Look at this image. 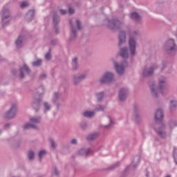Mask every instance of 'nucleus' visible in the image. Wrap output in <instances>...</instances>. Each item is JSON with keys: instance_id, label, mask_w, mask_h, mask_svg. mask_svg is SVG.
<instances>
[{"instance_id": "b1692460", "label": "nucleus", "mask_w": 177, "mask_h": 177, "mask_svg": "<svg viewBox=\"0 0 177 177\" xmlns=\"http://www.w3.org/2000/svg\"><path fill=\"white\" fill-rule=\"evenodd\" d=\"M139 162H140V156L138 155L134 158L131 165H130V169H135V168L138 167V164H139Z\"/></svg>"}, {"instance_id": "bf43d9fd", "label": "nucleus", "mask_w": 177, "mask_h": 177, "mask_svg": "<svg viewBox=\"0 0 177 177\" xmlns=\"http://www.w3.org/2000/svg\"><path fill=\"white\" fill-rule=\"evenodd\" d=\"M12 74H13V75H17L16 70H12Z\"/></svg>"}, {"instance_id": "bb28decb", "label": "nucleus", "mask_w": 177, "mask_h": 177, "mask_svg": "<svg viewBox=\"0 0 177 177\" xmlns=\"http://www.w3.org/2000/svg\"><path fill=\"white\" fill-rule=\"evenodd\" d=\"M105 96L106 93H104V91H101L95 93V98L98 103L102 102Z\"/></svg>"}, {"instance_id": "5701e85b", "label": "nucleus", "mask_w": 177, "mask_h": 177, "mask_svg": "<svg viewBox=\"0 0 177 177\" xmlns=\"http://www.w3.org/2000/svg\"><path fill=\"white\" fill-rule=\"evenodd\" d=\"M120 56L123 59H128L129 55L128 54V47L124 46L120 48L119 52Z\"/></svg>"}, {"instance_id": "680f3d73", "label": "nucleus", "mask_w": 177, "mask_h": 177, "mask_svg": "<svg viewBox=\"0 0 177 177\" xmlns=\"http://www.w3.org/2000/svg\"><path fill=\"white\" fill-rule=\"evenodd\" d=\"M172 73V69H170V71H169V73Z\"/></svg>"}, {"instance_id": "58836bf2", "label": "nucleus", "mask_w": 177, "mask_h": 177, "mask_svg": "<svg viewBox=\"0 0 177 177\" xmlns=\"http://www.w3.org/2000/svg\"><path fill=\"white\" fill-rule=\"evenodd\" d=\"M104 109H106V106L98 104L95 107L94 111H104Z\"/></svg>"}, {"instance_id": "c9c22d12", "label": "nucleus", "mask_w": 177, "mask_h": 177, "mask_svg": "<svg viewBox=\"0 0 177 177\" xmlns=\"http://www.w3.org/2000/svg\"><path fill=\"white\" fill-rule=\"evenodd\" d=\"M107 118H108V120L109 121V124L104 126V128H105V129H110L113 124H114V122H113V120L111 119V116L108 115Z\"/></svg>"}, {"instance_id": "052dcab7", "label": "nucleus", "mask_w": 177, "mask_h": 177, "mask_svg": "<svg viewBox=\"0 0 177 177\" xmlns=\"http://www.w3.org/2000/svg\"><path fill=\"white\" fill-rule=\"evenodd\" d=\"M4 59L2 58V56L0 55V62H3Z\"/></svg>"}, {"instance_id": "20e7f679", "label": "nucleus", "mask_w": 177, "mask_h": 177, "mask_svg": "<svg viewBox=\"0 0 177 177\" xmlns=\"http://www.w3.org/2000/svg\"><path fill=\"white\" fill-rule=\"evenodd\" d=\"M106 27L109 30H120L122 27L124 26V21L118 19V18H113L112 19H106L104 20Z\"/></svg>"}, {"instance_id": "09e8293b", "label": "nucleus", "mask_w": 177, "mask_h": 177, "mask_svg": "<svg viewBox=\"0 0 177 177\" xmlns=\"http://www.w3.org/2000/svg\"><path fill=\"white\" fill-rule=\"evenodd\" d=\"M45 57L47 60H50V59H52V55H50V53H48L46 55Z\"/></svg>"}, {"instance_id": "f704fd0d", "label": "nucleus", "mask_w": 177, "mask_h": 177, "mask_svg": "<svg viewBox=\"0 0 177 177\" xmlns=\"http://www.w3.org/2000/svg\"><path fill=\"white\" fill-rule=\"evenodd\" d=\"M33 67H41L42 66V59H38L37 61L32 62Z\"/></svg>"}, {"instance_id": "4d7b16f0", "label": "nucleus", "mask_w": 177, "mask_h": 177, "mask_svg": "<svg viewBox=\"0 0 177 177\" xmlns=\"http://www.w3.org/2000/svg\"><path fill=\"white\" fill-rule=\"evenodd\" d=\"M55 174L56 176L59 175V170H57V169H55Z\"/></svg>"}, {"instance_id": "a19ab883", "label": "nucleus", "mask_w": 177, "mask_h": 177, "mask_svg": "<svg viewBox=\"0 0 177 177\" xmlns=\"http://www.w3.org/2000/svg\"><path fill=\"white\" fill-rule=\"evenodd\" d=\"M50 144L52 149H53V150H55V149H57V144L56 143V141H55V140L50 139Z\"/></svg>"}, {"instance_id": "de8ad7c7", "label": "nucleus", "mask_w": 177, "mask_h": 177, "mask_svg": "<svg viewBox=\"0 0 177 177\" xmlns=\"http://www.w3.org/2000/svg\"><path fill=\"white\" fill-rule=\"evenodd\" d=\"M46 77H47L46 73H42L39 76V80H46Z\"/></svg>"}, {"instance_id": "f257e3e1", "label": "nucleus", "mask_w": 177, "mask_h": 177, "mask_svg": "<svg viewBox=\"0 0 177 177\" xmlns=\"http://www.w3.org/2000/svg\"><path fill=\"white\" fill-rule=\"evenodd\" d=\"M158 86L154 82L149 83L151 95L156 98L158 97L160 91L163 96L169 93V86H168V84L167 83V77L160 76L158 79Z\"/></svg>"}, {"instance_id": "9d476101", "label": "nucleus", "mask_w": 177, "mask_h": 177, "mask_svg": "<svg viewBox=\"0 0 177 177\" xmlns=\"http://www.w3.org/2000/svg\"><path fill=\"white\" fill-rule=\"evenodd\" d=\"M88 78V75L86 73L77 75L74 74L72 76V82L75 86H77L82 82V81H84V80H86Z\"/></svg>"}, {"instance_id": "393cba45", "label": "nucleus", "mask_w": 177, "mask_h": 177, "mask_svg": "<svg viewBox=\"0 0 177 177\" xmlns=\"http://www.w3.org/2000/svg\"><path fill=\"white\" fill-rule=\"evenodd\" d=\"M80 68V64L78 63V58L76 57H74L72 59V70L73 71H77Z\"/></svg>"}, {"instance_id": "473e14b6", "label": "nucleus", "mask_w": 177, "mask_h": 177, "mask_svg": "<svg viewBox=\"0 0 177 177\" xmlns=\"http://www.w3.org/2000/svg\"><path fill=\"white\" fill-rule=\"evenodd\" d=\"M99 136V133H93L87 136V140L88 142H92V140H95Z\"/></svg>"}, {"instance_id": "0eeeda50", "label": "nucleus", "mask_w": 177, "mask_h": 177, "mask_svg": "<svg viewBox=\"0 0 177 177\" xmlns=\"http://www.w3.org/2000/svg\"><path fill=\"white\" fill-rule=\"evenodd\" d=\"M2 20V26H8L9 24L10 18V10L7 7H3L1 12H0Z\"/></svg>"}, {"instance_id": "864d4df0", "label": "nucleus", "mask_w": 177, "mask_h": 177, "mask_svg": "<svg viewBox=\"0 0 177 177\" xmlns=\"http://www.w3.org/2000/svg\"><path fill=\"white\" fill-rule=\"evenodd\" d=\"M69 13L70 15H73V13H74V9L73 8H69Z\"/></svg>"}, {"instance_id": "412c9836", "label": "nucleus", "mask_w": 177, "mask_h": 177, "mask_svg": "<svg viewBox=\"0 0 177 177\" xmlns=\"http://www.w3.org/2000/svg\"><path fill=\"white\" fill-rule=\"evenodd\" d=\"M130 19L136 23H142V17L136 12H133L130 15Z\"/></svg>"}, {"instance_id": "c756f323", "label": "nucleus", "mask_w": 177, "mask_h": 177, "mask_svg": "<svg viewBox=\"0 0 177 177\" xmlns=\"http://www.w3.org/2000/svg\"><path fill=\"white\" fill-rule=\"evenodd\" d=\"M24 129H38V125L34 123H26L24 127Z\"/></svg>"}, {"instance_id": "a18cd8bd", "label": "nucleus", "mask_w": 177, "mask_h": 177, "mask_svg": "<svg viewBox=\"0 0 177 177\" xmlns=\"http://www.w3.org/2000/svg\"><path fill=\"white\" fill-rule=\"evenodd\" d=\"M120 167V162H117L115 164H114L113 165H112L110 167V169H115V168H118Z\"/></svg>"}, {"instance_id": "72a5a7b5", "label": "nucleus", "mask_w": 177, "mask_h": 177, "mask_svg": "<svg viewBox=\"0 0 177 177\" xmlns=\"http://www.w3.org/2000/svg\"><path fill=\"white\" fill-rule=\"evenodd\" d=\"M176 107H177L176 101V100L170 101L169 109H170L171 111H174V110H176Z\"/></svg>"}, {"instance_id": "6e6552de", "label": "nucleus", "mask_w": 177, "mask_h": 177, "mask_svg": "<svg viewBox=\"0 0 177 177\" xmlns=\"http://www.w3.org/2000/svg\"><path fill=\"white\" fill-rule=\"evenodd\" d=\"M17 114V105L16 104H12L10 110L6 112L4 118L6 120H13L16 115Z\"/></svg>"}, {"instance_id": "f3484780", "label": "nucleus", "mask_w": 177, "mask_h": 177, "mask_svg": "<svg viewBox=\"0 0 177 177\" xmlns=\"http://www.w3.org/2000/svg\"><path fill=\"white\" fill-rule=\"evenodd\" d=\"M118 39V46H122L127 44V33L125 30H122L119 32Z\"/></svg>"}, {"instance_id": "13d9d810", "label": "nucleus", "mask_w": 177, "mask_h": 177, "mask_svg": "<svg viewBox=\"0 0 177 177\" xmlns=\"http://www.w3.org/2000/svg\"><path fill=\"white\" fill-rule=\"evenodd\" d=\"M55 33L59 34V28L57 26H55Z\"/></svg>"}, {"instance_id": "39448f33", "label": "nucleus", "mask_w": 177, "mask_h": 177, "mask_svg": "<svg viewBox=\"0 0 177 177\" xmlns=\"http://www.w3.org/2000/svg\"><path fill=\"white\" fill-rule=\"evenodd\" d=\"M165 50L167 55L170 56H175L176 54V44L174 39H169L165 45Z\"/></svg>"}, {"instance_id": "5fc2aeb1", "label": "nucleus", "mask_w": 177, "mask_h": 177, "mask_svg": "<svg viewBox=\"0 0 177 177\" xmlns=\"http://www.w3.org/2000/svg\"><path fill=\"white\" fill-rule=\"evenodd\" d=\"M170 127H172L174 125V127H177V122H171L169 124Z\"/></svg>"}, {"instance_id": "7c9ffc66", "label": "nucleus", "mask_w": 177, "mask_h": 177, "mask_svg": "<svg viewBox=\"0 0 177 177\" xmlns=\"http://www.w3.org/2000/svg\"><path fill=\"white\" fill-rule=\"evenodd\" d=\"M52 109V106L49 102H43V109L44 113H48V111H50V109Z\"/></svg>"}, {"instance_id": "a878e982", "label": "nucleus", "mask_w": 177, "mask_h": 177, "mask_svg": "<svg viewBox=\"0 0 177 177\" xmlns=\"http://www.w3.org/2000/svg\"><path fill=\"white\" fill-rule=\"evenodd\" d=\"M35 15V10H30L26 15V19L27 21H32V20H34Z\"/></svg>"}, {"instance_id": "ddd939ff", "label": "nucleus", "mask_w": 177, "mask_h": 177, "mask_svg": "<svg viewBox=\"0 0 177 177\" xmlns=\"http://www.w3.org/2000/svg\"><path fill=\"white\" fill-rule=\"evenodd\" d=\"M133 120L136 124H140L142 121V114L140 113V109L138 106H134L133 113Z\"/></svg>"}, {"instance_id": "a211bd4d", "label": "nucleus", "mask_w": 177, "mask_h": 177, "mask_svg": "<svg viewBox=\"0 0 177 177\" xmlns=\"http://www.w3.org/2000/svg\"><path fill=\"white\" fill-rule=\"evenodd\" d=\"M79 156H82L83 157H88V156H91L93 154V149L91 148H82L79 151Z\"/></svg>"}, {"instance_id": "4be33fe9", "label": "nucleus", "mask_w": 177, "mask_h": 177, "mask_svg": "<svg viewBox=\"0 0 177 177\" xmlns=\"http://www.w3.org/2000/svg\"><path fill=\"white\" fill-rule=\"evenodd\" d=\"M164 118V111L162 109H158L155 114V121L157 122L158 121H162Z\"/></svg>"}, {"instance_id": "f8f14e48", "label": "nucleus", "mask_w": 177, "mask_h": 177, "mask_svg": "<svg viewBox=\"0 0 177 177\" xmlns=\"http://www.w3.org/2000/svg\"><path fill=\"white\" fill-rule=\"evenodd\" d=\"M155 132H156L158 136L161 138L162 139H165L167 138V129L165 127V124H161L159 126H156L155 128Z\"/></svg>"}, {"instance_id": "e433bc0d", "label": "nucleus", "mask_w": 177, "mask_h": 177, "mask_svg": "<svg viewBox=\"0 0 177 177\" xmlns=\"http://www.w3.org/2000/svg\"><path fill=\"white\" fill-rule=\"evenodd\" d=\"M35 157V153L34 152V151H28V160H30V161H34V158Z\"/></svg>"}, {"instance_id": "dca6fc26", "label": "nucleus", "mask_w": 177, "mask_h": 177, "mask_svg": "<svg viewBox=\"0 0 177 177\" xmlns=\"http://www.w3.org/2000/svg\"><path fill=\"white\" fill-rule=\"evenodd\" d=\"M41 103H42V98L35 96L32 106L35 111H39V109H41Z\"/></svg>"}, {"instance_id": "c85d7f7f", "label": "nucleus", "mask_w": 177, "mask_h": 177, "mask_svg": "<svg viewBox=\"0 0 177 177\" xmlns=\"http://www.w3.org/2000/svg\"><path fill=\"white\" fill-rule=\"evenodd\" d=\"M95 111H86L83 113V115L86 118H92V117H95Z\"/></svg>"}, {"instance_id": "603ef678", "label": "nucleus", "mask_w": 177, "mask_h": 177, "mask_svg": "<svg viewBox=\"0 0 177 177\" xmlns=\"http://www.w3.org/2000/svg\"><path fill=\"white\" fill-rule=\"evenodd\" d=\"M51 44H52V45H56V44H57V39H53V40L51 41Z\"/></svg>"}, {"instance_id": "49530a36", "label": "nucleus", "mask_w": 177, "mask_h": 177, "mask_svg": "<svg viewBox=\"0 0 177 177\" xmlns=\"http://www.w3.org/2000/svg\"><path fill=\"white\" fill-rule=\"evenodd\" d=\"M59 12L61 15H67V13L68 12V10L61 9L59 10Z\"/></svg>"}, {"instance_id": "6ab92c4d", "label": "nucleus", "mask_w": 177, "mask_h": 177, "mask_svg": "<svg viewBox=\"0 0 177 177\" xmlns=\"http://www.w3.org/2000/svg\"><path fill=\"white\" fill-rule=\"evenodd\" d=\"M24 41H26V35H19L15 41L16 46L18 49L22 48L23 45H24Z\"/></svg>"}, {"instance_id": "2eb2a0df", "label": "nucleus", "mask_w": 177, "mask_h": 177, "mask_svg": "<svg viewBox=\"0 0 177 177\" xmlns=\"http://www.w3.org/2000/svg\"><path fill=\"white\" fill-rule=\"evenodd\" d=\"M62 100L63 98H62V94L60 93H54L51 102L56 104L57 109H60V106L62 105L59 102H62Z\"/></svg>"}, {"instance_id": "aec40b11", "label": "nucleus", "mask_w": 177, "mask_h": 177, "mask_svg": "<svg viewBox=\"0 0 177 177\" xmlns=\"http://www.w3.org/2000/svg\"><path fill=\"white\" fill-rule=\"evenodd\" d=\"M26 73L31 74V69L28 68L27 64H24V66L20 68V77L24 78V77H26Z\"/></svg>"}, {"instance_id": "423d86ee", "label": "nucleus", "mask_w": 177, "mask_h": 177, "mask_svg": "<svg viewBox=\"0 0 177 177\" xmlns=\"http://www.w3.org/2000/svg\"><path fill=\"white\" fill-rule=\"evenodd\" d=\"M115 81V75L113 72H105L100 80V84L104 85V84H111Z\"/></svg>"}, {"instance_id": "37998d69", "label": "nucleus", "mask_w": 177, "mask_h": 177, "mask_svg": "<svg viewBox=\"0 0 177 177\" xmlns=\"http://www.w3.org/2000/svg\"><path fill=\"white\" fill-rule=\"evenodd\" d=\"M174 161L177 165V148H174Z\"/></svg>"}, {"instance_id": "2f4dec72", "label": "nucleus", "mask_w": 177, "mask_h": 177, "mask_svg": "<svg viewBox=\"0 0 177 177\" xmlns=\"http://www.w3.org/2000/svg\"><path fill=\"white\" fill-rule=\"evenodd\" d=\"M36 92L38 95H37L38 97H41V95H44L45 92V88L44 87V85H41L39 87H38L36 90Z\"/></svg>"}, {"instance_id": "e2e57ef3", "label": "nucleus", "mask_w": 177, "mask_h": 177, "mask_svg": "<svg viewBox=\"0 0 177 177\" xmlns=\"http://www.w3.org/2000/svg\"><path fill=\"white\" fill-rule=\"evenodd\" d=\"M2 133V129H0V135Z\"/></svg>"}, {"instance_id": "cd10ccee", "label": "nucleus", "mask_w": 177, "mask_h": 177, "mask_svg": "<svg viewBox=\"0 0 177 177\" xmlns=\"http://www.w3.org/2000/svg\"><path fill=\"white\" fill-rule=\"evenodd\" d=\"M29 120L33 124H41L42 121V117L41 116H33L31 117Z\"/></svg>"}, {"instance_id": "c03bdc74", "label": "nucleus", "mask_w": 177, "mask_h": 177, "mask_svg": "<svg viewBox=\"0 0 177 177\" xmlns=\"http://www.w3.org/2000/svg\"><path fill=\"white\" fill-rule=\"evenodd\" d=\"M27 6H28V3L27 1H23L20 5V7L22 8V9L27 8Z\"/></svg>"}, {"instance_id": "9b49d317", "label": "nucleus", "mask_w": 177, "mask_h": 177, "mask_svg": "<svg viewBox=\"0 0 177 177\" xmlns=\"http://www.w3.org/2000/svg\"><path fill=\"white\" fill-rule=\"evenodd\" d=\"M158 68L157 64H153L150 66L145 67L143 70L142 75L144 77H151L154 74V71Z\"/></svg>"}, {"instance_id": "4468645a", "label": "nucleus", "mask_w": 177, "mask_h": 177, "mask_svg": "<svg viewBox=\"0 0 177 177\" xmlns=\"http://www.w3.org/2000/svg\"><path fill=\"white\" fill-rule=\"evenodd\" d=\"M128 93H129V90L127 88H120L118 95L120 102H125L128 97Z\"/></svg>"}, {"instance_id": "7ed1b4c3", "label": "nucleus", "mask_w": 177, "mask_h": 177, "mask_svg": "<svg viewBox=\"0 0 177 177\" xmlns=\"http://www.w3.org/2000/svg\"><path fill=\"white\" fill-rule=\"evenodd\" d=\"M70 26L71 31L70 40L74 41L77 38V28L81 31L82 30V24L80 19H72L70 20ZM75 26H77V28H75Z\"/></svg>"}, {"instance_id": "8fccbe9b", "label": "nucleus", "mask_w": 177, "mask_h": 177, "mask_svg": "<svg viewBox=\"0 0 177 177\" xmlns=\"http://www.w3.org/2000/svg\"><path fill=\"white\" fill-rule=\"evenodd\" d=\"M10 127H12V123H7V124H5L4 129H9V128H10Z\"/></svg>"}, {"instance_id": "f03ea898", "label": "nucleus", "mask_w": 177, "mask_h": 177, "mask_svg": "<svg viewBox=\"0 0 177 177\" xmlns=\"http://www.w3.org/2000/svg\"><path fill=\"white\" fill-rule=\"evenodd\" d=\"M140 37V32L138 30H133L129 35V48L131 53V56L136 55V45H138V37Z\"/></svg>"}, {"instance_id": "0e129e2a", "label": "nucleus", "mask_w": 177, "mask_h": 177, "mask_svg": "<svg viewBox=\"0 0 177 177\" xmlns=\"http://www.w3.org/2000/svg\"><path fill=\"white\" fill-rule=\"evenodd\" d=\"M166 177H171V176H167Z\"/></svg>"}, {"instance_id": "79ce46f5", "label": "nucleus", "mask_w": 177, "mask_h": 177, "mask_svg": "<svg viewBox=\"0 0 177 177\" xmlns=\"http://www.w3.org/2000/svg\"><path fill=\"white\" fill-rule=\"evenodd\" d=\"M45 154H46V151L45 150H41L39 152V159L41 161V160H42V158L44 157V156H45Z\"/></svg>"}, {"instance_id": "ea45409f", "label": "nucleus", "mask_w": 177, "mask_h": 177, "mask_svg": "<svg viewBox=\"0 0 177 177\" xmlns=\"http://www.w3.org/2000/svg\"><path fill=\"white\" fill-rule=\"evenodd\" d=\"M80 128H81V129H82V131H86V129H88V122L83 121V122H80Z\"/></svg>"}, {"instance_id": "6e6d98bb", "label": "nucleus", "mask_w": 177, "mask_h": 177, "mask_svg": "<svg viewBox=\"0 0 177 177\" xmlns=\"http://www.w3.org/2000/svg\"><path fill=\"white\" fill-rule=\"evenodd\" d=\"M161 68H162V71L164 69L167 68V64H162Z\"/></svg>"}, {"instance_id": "1a4fd4ad", "label": "nucleus", "mask_w": 177, "mask_h": 177, "mask_svg": "<svg viewBox=\"0 0 177 177\" xmlns=\"http://www.w3.org/2000/svg\"><path fill=\"white\" fill-rule=\"evenodd\" d=\"M115 70L118 75H124L125 72V62H118L117 61L112 59Z\"/></svg>"}, {"instance_id": "3c124183", "label": "nucleus", "mask_w": 177, "mask_h": 177, "mask_svg": "<svg viewBox=\"0 0 177 177\" xmlns=\"http://www.w3.org/2000/svg\"><path fill=\"white\" fill-rule=\"evenodd\" d=\"M71 145H77L78 142L77 141V139L73 138L71 140Z\"/></svg>"}, {"instance_id": "4c0bfd02", "label": "nucleus", "mask_w": 177, "mask_h": 177, "mask_svg": "<svg viewBox=\"0 0 177 177\" xmlns=\"http://www.w3.org/2000/svg\"><path fill=\"white\" fill-rule=\"evenodd\" d=\"M54 26H57L60 22V17L57 15H55L53 17Z\"/></svg>"}]
</instances>
